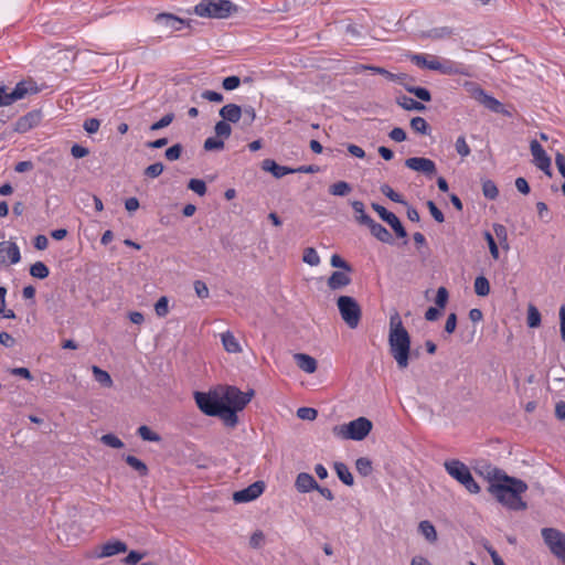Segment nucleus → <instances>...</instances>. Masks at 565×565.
Returning <instances> with one entry per match:
<instances>
[{
    "label": "nucleus",
    "mask_w": 565,
    "mask_h": 565,
    "mask_svg": "<svg viewBox=\"0 0 565 565\" xmlns=\"http://www.w3.org/2000/svg\"><path fill=\"white\" fill-rule=\"evenodd\" d=\"M366 225L370 228L371 234L376 237L380 242L386 244H393L394 239L391 233L380 223L375 222L372 217H363Z\"/></svg>",
    "instance_id": "20"
},
{
    "label": "nucleus",
    "mask_w": 565,
    "mask_h": 565,
    "mask_svg": "<svg viewBox=\"0 0 565 565\" xmlns=\"http://www.w3.org/2000/svg\"><path fill=\"white\" fill-rule=\"evenodd\" d=\"M388 345L398 367L406 369L411 356V337L404 328L398 312L390 318Z\"/></svg>",
    "instance_id": "2"
},
{
    "label": "nucleus",
    "mask_w": 565,
    "mask_h": 565,
    "mask_svg": "<svg viewBox=\"0 0 565 565\" xmlns=\"http://www.w3.org/2000/svg\"><path fill=\"white\" fill-rule=\"evenodd\" d=\"M406 92L415 95L418 99L423 102H430L431 100V94L430 92L420 86H406Z\"/></svg>",
    "instance_id": "42"
},
{
    "label": "nucleus",
    "mask_w": 565,
    "mask_h": 565,
    "mask_svg": "<svg viewBox=\"0 0 565 565\" xmlns=\"http://www.w3.org/2000/svg\"><path fill=\"white\" fill-rule=\"evenodd\" d=\"M203 148L206 151H215V150L218 151L224 148V141H223V139L218 138L217 136L209 137L204 141Z\"/></svg>",
    "instance_id": "46"
},
{
    "label": "nucleus",
    "mask_w": 565,
    "mask_h": 565,
    "mask_svg": "<svg viewBox=\"0 0 565 565\" xmlns=\"http://www.w3.org/2000/svg\"><path fill=\"white\" fill-rule=\"evenodd\" d=\"M21 260L20 248L12 241L0 242V267L14 265Z\"/></svg>",
    "instance_id": "12"
},
{
    "label": "nucleus",
    "mask_w": 565,
    "mask_h": 565,
    "mask_svg": "<svg viewBox=\"0 0 565 565\" xmlns=\"http://www.w3.org/2000/svg\"><path fill=\"white\" fill-rule=\"evenodd\" d=\"M459 483L470 493L477 494L480 492V486L476 482L471 472Z\"/></svg>",
    "instance_id": "49"
},
{
    "label": "nucleus",
    "mask_w": 565,
    "mask_h": 565,
    "mask_svg": "<svg viewBox=\"0 0 565 565\" xmlns=\"http://www.w3.org/2000/svg\"><path fill=\"white\" fill-rule=\"evenodd\" d=\"M169 301L166 296H162L158 299V301L154 305V311L158 317L162 318L166 317L169 312Z\"/></svg>",
    "instance_id": "56"
},
{
    "label": "nucleus",
    "mask_w": 565,
    "mask_h": 565,
    "mask_svg": "<svg viewBox=\"0 0 565 565\" xmlns=\"http://www.w3.org/2000/svg\"><path fill=\"white\" fill-rule=\"evenodd\" d=\"M93 375L96 382H98L104 387L113 386V380L108 372L102 370L100 367L94 365L92 367Z\"/></svg>",
    "instance_id": "34"
},
{
    "label": "nucleus",
    "mask_w": 565,
    "mask_h": 565,
    "mask_svg": "<svg viewBox=\"0 0 565 565\" xmlns=\"http://www.w3.org/2000/svg\"><path fill=\"white\" fill-rule=\"evenodd\" d=\"M333 468L335 470V473L338 478L345 484V486H353L354 479L353 476L349 469V467L343 462H334Z\"/></svg>",
    "instance_id": "31"
},
{
    "label": "nucleus",
    "mask_w": 565,
    "mask_h": 565,
    "mask_svg": "<svg viewBox=\"0 0 565 565\" xmlns=\"http://www.w3.org/2000/svg\"><path fill=\"white\" fill-rule=\"evenodd\" d=\"M372 209L392 227L397 237L405 238L407 236L405 227L393 212L387 211L384 206L377 203H372Z\"/></svg>",
    "instance_id": "10"
},
{
    "label": "nucleus",
    "mask_w": 565,
    "mask_h": 565,
    "mask_svg": "<svg viewBox=\"0 0 565 565\" xmlns=\"http://www.w3.org/2000/svg\"><path fill=\"white\" fill-rule=\"evenodd\" d=\"M405 166L408 169L422 172L427 177H433L437 172L435 162L424 157H411L405 160Z\"/></svg>",
    "instance_id": "15"
},
{
    "label": "nucleus",
    "mask_w": 565,
    "mask_h": 565,
    "mask_svg": "<svg viewBox=\"0 0 565 565\" xmlns=\"http://www.w3.org/2000/svg\"><path fill=\"white\" fill-rule=\"evenodd\" d=\"M124 459L128 466H130L134 470H136L139 473L140 477H145L149 473L147 465L139 458L132 455H127L124 456Z\"/></svg>",
    "instance_id": "33"
},
{
    "label": "nucleus",
    "mask_w": 565,
    "mask_h": 565,
    "mask_svg": "<svg viewBox=\"0 0 565 565\" xmlns=\"http://www.w3.org/2000/svg\"><path fill=\"white\" fill-rule=\"evenodd\" d=\"M475 98L482 104L486 108L489 110L497 113V114H503L504 108L501 102H499L493 96L488 95L482 88L478 87L473 92Z\"/></svg>",
    "instance_id": "19"
},
{
    "label": "nucleus",
    "mask_w": 565,
    "mask_h": 565,
    "mask_svg": "<svg viewBox=\"0 0 565 565\" xmlns=\"http://www.w3.org/2000/svg\"><path fill=\"white\" fill-rule=\"evenodd\" d=\"M302 260L310 266H318L320 264V257L313 247L305 248Z\"/></svg>",
    "instance_id": "45"
},
{
    "label": "nucleus",
    "mask_w": 565,
    "mask_h": 565,
    "mask_svg": "<svg viewBox=\"0 0 565 565\" xmlns=\"http://www.w3.org/2000/svg\"><path fill=\"white\" fill-rule=\"evenodd\" d=\"M483 236H484V239L488 243V246H489L490 254H491L492 258L495 259V260L499 259V256H500L499 248H498V245H497V243L494 241L493 235L490 232L486 231Z\"/></svg>",
    "instance_id": "57"
},
{
    "label": "nucleus",
    "mask_w": 565,
    "mask_h": 565,
    "mask_svg": "<svg viewBox=\"0 0 565 565\" xmlns=\"http://www.w3.org/2000/svg\"><path fill=\"white\" fill-rule=\"evenodd\" d=\"M351 206L356 214V221L362 225H366V222L363 220V217H371V216L365 213L363 202L353 201L351 203Z\"/></svg>",
    "instance_id": "53"
},
{
    "label": "nucleus",
    "mask_w": 565,
    "mask_h": 565,
    "mask_svg": "<svg viewBox=\"0 0 565 565\" xmlns=\"http://www.w3.org/2000/svg\"><path fill=\"white\" fill-rule=\"evenodd\" d=\"M294 359L297 363V366L306 373H313L317 370V361L315 358L306 354V353H296Z\"/></svg>",
    "instance_id": "26"
},
{
    "label": "nucleus",
    "mask_w": 565,
    "mask_h": 565,
    "mask_svg": "<svg viewBox=\"0 0 565 565\" xmlns=\"http://www.w3.org/2000/svg\"><path fill=\"white\" fill-rule=\"evenodd\" d=\"M182 149L183 148L180 143H175V145L171 146L170 148H168L164 152L167 160H169V161L178 160L181 157Z\"/></svg>",
    "instance_id": "62"
},
{
    "label": "nucleus",
    "mask_w": 565,
    "mask_h": 565,
    "mask_svg": "<svg viewBox=\"0 0 565 565\" xmlns=\"http://www.w3.org/2000/svg\"><path fill=\"white\" fill-rule=\"evenodd\" d=\"M42 119L41 110L34 109L20 117L14 124V131L25 134L36 127Z\"/></svg>",
    "instance_id": "16"
},
{
    "label": "nucleus",
    "mask_w": 565,
    "mask_h": 565,
    "mask_svg": "<svg viewBox=\"0 0 565 565\" xmlns=\"http://www.w3.org/2000/svg\"><path fill=\"white\" fill-rule=\"evenodd\" d=\"M530 149L534 158L535 166L546 175L551 177V158L546 154L542 145L536 139H533L530 143Z\"/></svg>",
    "instance_id": "14"
},
{
    "label": "nucleus",
    "mask_w": 565,
    "mask_h": 565,
    "mask_svg": "<svg viewBox=\"0 0 565 565\" xmlns=\"http://www.w3.org/2000/svg\"><path fill=\"white\" fill-rule=\"evenodd\" d=\"M218 115L224 119L225 121L230 124H236L239 121V119L243 116V109L237 104H226L224 105L220 110Z\"/></svg>",
    "instance_id": "24"
},
{
    "label": "nucleus",
    "mask_w": 565,
    "mask_h": 565,
    "mask_svg": "<svg viewBox=\"0 0 565 565\" xmlns=\"http://www.w3.org/2000/svg\"><path fill=\"white\" fill-rule=\"evenodd\" d=\"M541 534L551 553L565 563V533L554 527H544Z\"/></svg>",
    "instance_id": "9"
},
{
    "label": "nucleus",
    "mask_w": 565,
    "mask_h": 565,
    "mask_svg": "<svg viewBox=\"0 0 565 565\" xmlns=\"http://www.w3.org/2000/svg\"><path fill=\"white\" fill-rule=\"evenodd\" d=\"M241 85V78L236 75L227 76L223 78L222 87L225 90H234Z\"/></svg>",
    "instance_id": "63"
},
{
    "label": "nucleus",
    "mask_w": 565,
    "mask_h": 565,
    "mask_svg": "<svg viewBox=\"0 0 565 565\" xmlns=\"http://www.w3.org/2000/svg\"><path fill=\"white\" fill-rule=\"evenodd\" d=\"M194 399L199 409L207 416L220 417L225 424V405L222 402L220 390L204 392H195Z\"/></svg>",
    "instance_id": "5"
},
{
    "label": "nucleus",
    "mask_w": 565,
    "mask_h": 565,
    "mask_svg": "<svg viewBox=\"0 0 565 565\" xmlns=\"http://www.w3.org/2000/svg\"><path fill=\"white\" fill-rule=\"evenodd\" d=\"M396 103L398 106H401L405 110H416V111L426 110V106L424 104H422L420 102H417L414 98L408 97L406 95L397 97Z\"/></svg>",
    "instance_id": "29"
},
{
    "label": "nucleus",
    "mask_w": 565,
    "mask_h": 565,
    "mask_svg": "<svg viewBox=\"0 0 565 565\" xmlns=\"http://www.w3.org/2000/svg\"><path fill=\"white\" fill-rule=\"evenodd\" d=\"M330 264L332 267L340 268L347 273H352L353 270L352 266L338 254L331 256Z\"/></svg>",
    "instance_id": "51"
},
{
    "label": "nucleus",
    "mask_w": 565,
    "mask_h": 565,
    "mask_svg": "<svg viewBox=\"0 0 565 565\" xmlns=\"http://www.w3.org/2000/svg\"><path fill=\"white\" fill-rule=\"evenodd\" d=\"M527 490V484L518 478L508 476L503 470L494 468L488 491L504 507L513 511L526 509L521 494Z\"/></svg>",
    "instance_id": "1"
},
{
    "label": "nucleus",
    "mask_w": 565,
    "mask_h": 565,
    "mask_svg": "<svg viewBox=\"0 0 565 565\" xmlns=\"http://www.w3.org/2000/svg\"><path fill=\"white\" fill-rule=\"evenodd\" d=\"M352 279L349 273L344 270H335L328 278L327 285L331 290H340L351 284Z\"/></svg>",
    "instance_id": "23"
},
{
    "label": "nucleus",
    "mask_w": 565,
    "mask_h": 565,
    "mask_svg": "<svg viewBox=\"0 0 565 565\" xmlns=\"http://www.w3.org/2000/svg\"><path fill=\"white\" fill-rule=\"evenodd\" d=\"M337 306L345 324L351 329H355L362 317V310L359 302L351 296H340L337 299Z\"/></svg>",
    "instance_id": "8"
},
{
    "label": "nucleus",
    "mask_w": 565,
    "mask_h": 565,
    "mask_svg": "<svg viewBox=\"0 0 565 565\" xmlns=\"http://www.w3.org/2000/svg\"><path fill=\"white\" fill-rule=\"evenodd\" d=\"M128 546L125 542L115 540L108 541L100 546V551L97 553L98 558L110 557L120 553L127 552Z\"/></svg>",
    "instance_id": "21"
},
{
    "label": "nucleus",
    "mask_w": 565,
    "mask_h": 565,
    "mask_svg": "<svg viewBox=\"0 0 565 565\" xmlns=\"http://www.w3.org/2000/svg\"><path fill=\"white\" fill-rule=\"evenodd\" d=\"M455 34V29L450 26H437L430 30L424 31L422 38L430 40H444L451 38Z\"/></svg>",
    "instance_id": "27"
},
{
    "label": "nucleus",
    "mask_w": 565,
    "mask_h": 565,
    "mask_svg": "<svg viewBox=\"0 0 565 565\" xmlns=\"http://www.w3.org/2000/svg\"><path fill=\"white\" fill-rule=\"evenodd\" d=\"M540 324H541L540 311L534 306H530L527 309V326L530 328H536Z\"/></svg>",
    "instance_id": "50"
},
{
    "label": "nucleus",
    "mask_w": 565,
    "mask_h": 565,
    "mask_svg": "<svg viewBox=\"0 0 565 565\" xmlns=\"http://www.w3.org/2000/svg\"><path fill=\"white\" fill-rule=\"evenodd\" d=\"M237 6L230 0H202L186 13H194L201 18L226 19L237 12Z\"/></svg>",
    "instance_id": "4"
},
{
    "label": "nucleus",
    "mask_w": 565,
    "mask_h": 565,
    "mask_svg": "<svg viewBox=\"0 0 565 565\" xmlns=\"http://www.w3.org/2000/svg\"><path fill=\"white\" fill-rule=\"evenodd\" d=\"M163 169L164 167L162 162H156L148 166L145 169L143 174L148 178H157L163 172Z\"/></svg>",
    "instance_id": "58"
},
{
    "label": "nucleus",
    "mask_w": 565,
    "mask_h": 565,
    "mask_svg": "<svg viewBox=\"0 0 565 565\" xmlns=\"http://www.w3.org/2000/svg\"><path fill=\"white\" fill-rule=\"evenodd\" d=\"M137 434L141 437V439L146 441H159L160 436L152 431L148 426L142 425L138 428Z\"/></svg>",
    "instance_id": "48"
},
{
    "label": "nucleus",
    "mask_w": 565,
    "mask_h": 565,
    "mask_svg": "<svg viewBox=\"0 0 565 565\" xmlns=\"http://www.w3.org/2000/svg\"><path fill=\"white\" fill-rule=\"evenodd\" d=\"M482 193L489 200H495L499 195V190L492 180L482 182Z\"/></svg>",
    "instance_id": "43"
},
{
    "label": "nucleus",
    "mask_w": 565,
    "mask_h": 565,
    "mask_svg": "<svg viewBox=\"0 0 565 565\" xmlns=\"http://www.w3.org/2000/svg\"><path fill=\"white\" fill-rule=\"evenodd\" d=\"M373 424L366 417H359L348 424L335 426L333 431L343 439L363 440L372 430Z\"/></svg>",
    "instance_id": "7"
},
{
    "label": "nucleus",
    "mask_w": 565,
    "mask_h": 565,
    "mask_svg": "<svg viewBox=\"0 0 565 565\" xmlns=\"http://www.w3.org/2000/svg\"><path fill=\"white\" fill-rule=\"evenodd\" d=\"M372 71L374 74H379V75H382L384 76L386 79L391 81L393 79L394 77V73L387 71L386 68L384 67H381V66H374V65H364V64H360L356 66V72H362V71Z\"/></svg>",
    "instance_id": "36"
},
{
    "label": "nucleus",
    "mask_w": 565,
    "mask_h": 565,
    "mask_svg": "<svg viewBox=\"0 0 565 565\" xmlns=\"http://www.w3.org/2000/svg\"><path fill=\"white\" fill-rule=\"evenodd\" d=\"M444 468L447 473L455 479L457 482L463 480L467 475L471 471L466 463L460 461L459 459H450L444 462Z\"/></svg>",
    "instance_id": "17"
},
{
    "label": "nucleus",
    "mask_w": 565,
    "mask_h": 565,
    "mask_svg": "<svg viewBox=\"0 0 565 565\" xmlns=\"http://www.w3.org/2000/svg\"><path fill=\"white\" fill-rule=\"evenodd\" d=\"M418 532L429 542L434 543L437 541V531L434 526V524L428 521L424 520L420 521L418 524Z\"/></svg>",
    "instance_id": "32"
},
{
    "label": "nucleus",
    "mask_w": 565,
    "mask_h": 565,
    "mask_svg": "<svg viewBox=\"0 0 565 565\" xmlns=\"http://www.w3.org/2000/svg\"><path fill=\"white\" fill-rule=\"evenodd\" d=\"M262 169L271 173L276 179L294 173V168L280 166L274 159H265L262 162Z\"/></svg>",
    "instance_id": "22"
},
{
    "label": "nucleus",
    "mask_w": 565,
    "mask_h": 565,
    "mask_svg": "<svg viewBox=\"0 0 565 565\" xmlns=\"http://www.w3.org/2000/svg\"><path fill=\"white\" fill-rule=\"evenodd\" d=\"M493 231H494V234H495L497 238L499 239L500 244L503 247L509 248V245L507 243V241H508L507 227L502 224H493Z\"/></svg>",
    "instance_id": "54"
},
{
    "label": "nucleus",
    "mask_w": 565,
    "mask_h": 565,
    "mask_svg": "<svg viewBox=\"0 0 565 565\" xmlns=\"http://www.w3.org/2000/svg\"><path fill=\"white\" fill-rule=\"evenodd\" d=\"M455 147H456V151L461 157H467L470 154V148H469L468 143L466 142V138L463 136H460L457 138Z\"/></svg>",
    "instance_id": "64"
},
{
    "label": "nucleus",
    "mask_w": 565,
    "mask_h": 565,
    "mask_svg": "<svg viewBox=\"0 0 565 565\" xmlns=\"http://www.w3.org/2000/svg\"><path fill=\"white\" fill-rule=\"evenodd\" d=\"M297 416L300 419L315 420L318 416V412L312 407H300L297 411Z\"/></svg>",
    "instance_id": "60"
},
{
    "label": "nucleus",
    "mask_w": 565,
    "mask_h": 565,
    "mask_svg": "<svg viewBox=\"0 0 565 565\" xmlns=\"http://www.w3.org/2000/svg\"><path fill=\"white\" fill-rule=\"evenodd\" d=\"M355 468L361 476L367 477L373 470L372 461L366 457H360L355 461Z\"/></svg>",
    "instance_id": "39"
},
{
    "label": "nucleus",
    "mask_w": 565,
    "mask_h": 565,
    "mask_svg": "<svg viewBox=\"0 0 565 565\" xmlns=\"http://www.w3.org/2000/svg\"><path fill=\"white\" fill-rule=\"evenodd\" d=\"M222 402L225 405V426L234 428L238 423L237 413L243 411L254 396V390L242 392L236 386L220 387Z\"/></svg>",
    "instance_id": "3"
},
{
    "label": "nucleus",
    "mask_w": 565,
    "mask_h": 565,
    "mask_svg": "<svg viewBox=\"0 0 565 565\" xmlns=\"http://www.w3.org/2000/svg\"><path fill=\"white\" fill-rule=\"evenodd\" d=\"M436 66V71L444 75H469L468 67L459 62H455L451 60H443L438 58V63Z\"/></svg>",
    "instance_id": "18"
},
{
    "label": "nucleus",
    "mask_w": 565,
    "mask_h": 565,
    "mask_svg": "<svg viewBox=\"0 0 565 565\" xmlns=\"http://www.w3.org/2000/svg\"><path fill=\"white\" fill-rule=\"evenodd\" d=\"M174 119V114L173 113H168L166 114L162 118H160L158 121L153 122L149 129L150 131H157V130H160L162 128H166L168 127Z\"/></svg>",
    "instance_id": "52"
},
{
    "label": "nucleus",
    "mask_w": 565,
    "mask_h": 565,
    "mask_svg": "<svg viewBox=\"0 0 565 565\" xmlns=\"http://www.w3.org/2000/svg\"><path fill=\"white\" fill-rule=\"evenodd\" d=\"M188 188L200 196L206 193V184L201 179H191L188 183Z\"/></svg>",
    "instance_id": "55"
},
{
    "label": "nucleus",
    "mask_w": 565,
    "mask_h": 565,
    "mask_svg": "<svg viewBox=\"0 0 565 565\" xmlns=\"http://www.w3.org/2000/svg\"><path fill=\"white\" fill-rule=\"evenodd\" d=\"M475 292L480 297H486L490 292V282L484 276H478L475 280Z\"/></svg>",
    "instance_id": "38"
},
{
    "label": "nucleus",
    "mask_w": 565,
    "mask_h": 565,
    "mask_svg": "<svg viewBox=\"0 0 565 565\" xmlns=\"http://www.w3.org/2000/svg\"><path fill=\"white\" fill-rule=\"evenodd\" d=\"M100 441L111 448L119 449L124 447V443L114 434H105L100 437Z\"/></svg>",
    "instance_id": "47"
},
{
    "label": "nucleus",
    "mask_w": 565,
    "mask_h": 565,
    "mask_svg": "<svg viewBox=\"0 0 565 565\" xmlns=\"http://www.w3.org/2000/svg\"><path fill=\"white\" fill-rule=\"evenodd\" d=\"M39 92L40 88L32 79L20 81L10 92L6 85L0 84V107L10 106L17 100L23 99L29 95H35Z\"/></svg>",
    "instance_id": "6"
},
{
    "label": "nucleus",
    "mask_w": 565,
    "mask_h": 565,
    "mask_svg": "<svg viewBox=\"0 0 565 565\" xmlns=\"http://www.w3.org/2000/svg\"><path fill=\"white\" fill-rule=\"evenodd\" d=\"M214 131L218 138L227 139L232 134V127L230 122L222 119L215 124Z\"/></svg>",
    "instance_id": "41"
},
{
    "label": "nucleus",
    "mask_w": 565,
    "mask_h": 565,
    "mask_svg": "<svg viewBox=\"0 0 565 565\" xmlns=\"http://www.w3.org/2000/svg\"><path fill=\"white\" fill-rule=\"evenodd\" d=\"M30 274L34 278L45 279L50 275V269L43 262H36L31 265Z\"/></svg>",
    "instance_id": "37"
},
{
    "label": "nucleus",
    "mask_w": 565,
    "mask_h": 565,
    "mask_svg": "<svg viewBox=\"0 0 565 565\" xmlns=\"http://www.w3.org/2000/svg\"><path fill=\"white\" fill-rule=\"evenodd\" d=\"M409 60L418 67L427 68L430 71H436V66L438 63V57L431 56L430 60L428 58V55L426 54H412L409 56Z\"/></svg>",
    "instance_id": "28"
},
{
    "label": "nucleus",
    "mask_w": 565,
    "mask_h": 565,
    "mask_svg": "<svg viewBox=\"0 0 565 565\" xmlns=\"http://www.w3.org/2000/svg\"><path fill=\"white\" fill-rule=\"evenodd\" d=\"M448 298H449L448 290L445 287H439L437 289V294H436V298H435L436 306L439 309L445 308L447 305Z\"/></svg>",
    "instance_id": "59"
},
{
    "label": "nucleus",
    "mask_w": 565,
    "mask_h": 565,
    "mask_svg": "<svg viewBox=\"0 0 565 565\" xmlns=\"http://www.w3.org/2000/svg\"><path fill=\"white\" fill-rule=\"evenodd\" d=\"M265 490L264 481H255L247 488L233 493V500L235 503H246L256 500Z\"/></svg>",
    "instance_id": "13"
},
{
    "label": "nucleus",
    "mask_w": 565,
    "mask_h": 565,
    "mask_svg": "<svg viewBox=\"0 0 565 565\" xmlns=\"http://www.w3.org/2000/svg\"><path fill=\"white\" fill-rule=\"evenodd\" d=\"M295 487L300 493H308L318 488V482L307 472H300L295 481Z\"/></svg>",
    "instance_id": "25"
},
{
    "label": "nucleus",
    "mask_w": 565,
    "mask_h": 565,
    "mask_svg": "<svg viewBox=\"0 0 565 565\" xmlns=\"http://www.w3.org/2000/svg\"><path fill=\"white\" fill-rule=\"evenodd\" d=\"M221 340L223 343L224 349L228 353H238L242 351V348L237 341V339L234 337V334L230 331H226L221 334Z\"/></svg>",
    "instance_id": "30"
},
{
    "label": "nucleus",
    "mask_w": 565,
    "mask_h": 565,
    "mask_svg": "<svg viewBox=\"0 0 565 565\" xmlns=\"http://www.w3.org/2000/svg\"><path fill=\"white\" fill-rule=\"evenodd\" d=\"M242 109H243V116L242 117L244 118L243 119L244 125L250 126L255 121V119H256V110H255V108L253 106H250V105H247V106L242 107Z\"/></svg>",
    "instance_id": "61"
},
{
    "label": "nucleus",
    "mask_w": 565,
    "mask_h": 565,
    "mask_svg": "<svg viewBox=\"0 0 565 565\" xmlns=\"http://www.w3.org/2000/svg\"><path fill=\"white\" fill-rule=\"evenodd\" d=\"M411 127L414 131L420 135H428L430 131V127L425 118L423 117H414L411 120Z\"/></svg>",
    "instance_id": "40"
},
{
    "label": "nucleus",
    "mask_w": 565,
    "mask_h": 565,
    "mask_svg": "<svg viewBox=\"0 0 565 565\" xmlns=\"http://www.w3.org/2000/svg\"><path fill=\"white\" fill-rule=\"evenodd\" d=\"M352 191V186L350 183L345 181H338L330 185L329 192L334 196H345Z\"/></svg>",
    "instance_id": "35"
},
{
    "label": "nucleus",
    "mask_w": 565,
    "mask_h": 565,
    "mask_svg": "<svg viewBox=\"0 0 565 565\" xmlns=\"http://www.w3.org/2000/svg\"><path fill=\"white\" fill-rule=\"evenodd\" d=\"M381 192L391 201L407 205V202L403 199V196L399 193L395 192L388 184H383L381 186Z\"/></svg>",
    "instance_id": "44"
},
{
    "label": "nucleus",
    "mask_w": 565,
    "mask_h": 565,
    "mask_svg": "<svg viewBox=\"0 0 565 565\" xmlns=\"http://www.w3.org/2000/svg\"><path fill=\"white\" fill-rule=\"evenodd\" d=\"M153 22L158 25L173 31H180L183 26H191L192 20H184L172 13L161 12L156 14Z\"/></svg>",
    "instance_id": "11"
}]
</instances>
